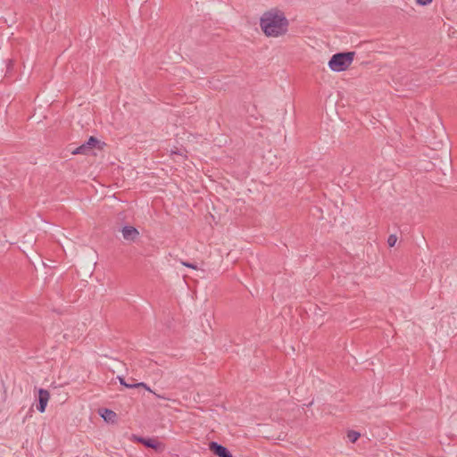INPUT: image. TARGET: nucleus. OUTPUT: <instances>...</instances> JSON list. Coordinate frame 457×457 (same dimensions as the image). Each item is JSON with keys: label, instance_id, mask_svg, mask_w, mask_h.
Returning a JSON list of instances; mask_svg holds the SVG:
<instances>
[{"label": "nucleus", "instance_id": "nucleus-1", "mask_svg": "<svg viewBox=\"0 0 457 457\" xmlns=\"http://www.w3.org/2000/svg\"><path fill=\"white\" fill-rule=\"evenodd\" d=\"M289 21L285 13L272 8L262 15L260 19V27L264 35L269 37H278L285 35L288 30Z\"/></svg>", "mask_w": 457, "mask_h": 457}, {"label": "nucleus", "instance_id": "nucleus-2", "mask_svg": "<svg viewBox=\"0 0 457 457\" xmlns=\"http://www.w3.org/2000/svg\"><path fill=\"white\" fill-rule=\"evenodd\" d=\"M354 52L335 54L328 62V67L333 71H344L352 64Z\"/></svg>", "mask_w": 457, "mask_h": 457}, {"label": "nucleus", "instance_id": "nucleus-3", "mask_svg": "<svg viewBox=\"0 0 457 457\" xmlns=\"http://www.w3.org/2000/svg\"><path fill=\"white\" fill-rule=\"evenodd\" d=\"M209 449L211 452H212L215 455L219 457H233V455L225 446L216 442H211L209 444Z\"/></svg>", "mask_w": 457, "mask_h": 457}, {"label": "nucleus", "instance_id": "nucleus-4", "mask_svg": "<svg viewBox=\"0 0 457 457\" xmlns=\"http://www.w3.org/2000/svg\"><path fill=\"white\" fill-rule=\"evenodd\" d=\"M133 438L135 441L141 443L142 445H144L146 447L154 449L156 451L162 449V444L159 443L156 439L145 438V437H140V436H133Z\"/></svg>", "mask_w": 457, "mask_h": 457}, {"label": "nucleus", "instance_id": "nucleus-5", "mask_svg": "<svg viewBox=\"0 0 457 457\" xmlns=\"http://www.w3.org/2000/svg\"><path fill=\"white\" fill-rule=\"evenodd\" d=\"M50 398V394L46 389H39L38 391V404L37 405V409L38 411L43 413L46 411V407Z\"/></svg>", "mask_w": 457, "mask_h": 457}, {"label": "nucleus", "instance_id": "nucleus-6", "mask_svg": "<svg viewBox=\"0 0 457 457\" xmlns=\"http://www.w3.org/2000/svg\"><path fill=\"white\" fill-rule=\"evenodd\" d=\"M121 233L123 238L128 241H135L139 235L138 230L132 226L123 227V228L121 229Z\"/></svg>", "mask_w": 457, "mask_h": 457}, {"label": "nucleus", "instance_id": "nucleus-7", "mask_svg": "<svg viewBox=\"0 0 457 457\" xmlns=\"http://www.w3.org/2000/svg\"><path fill=\"white\" fill-rule=\"evenodd\" d=\"M89 151V146H87L85 143L80 146L77 147L74 151H72L73 154H87Z\"/></svg>", "mask_w": 457, "mask_h": 457}, {"label": "nucleus", "instance_id": "nucleus-8", "mask_svg": "<svg viewBox=\"0 0 457 457\" xmlns=\"http://www.w3.org/2000/svg\"><path fill=\"white\" fill-rule=\"evenodd\" d=\"M133 386H134V388H135V387H144V388H145L146 390H148V391L152 392V393H153L156 397H158V398L167 399L166 397H164V396H162V395H158V394H156V393L153 392V391L150 389V387H149L145 383H144V382H140V383L133 384Z\"/></svg>", "mask_w": 457, "mask_h": 457}, {"label": "nucleus", "instance_id": "nucleus-9", "mask_svg": "<svg viewBox=\"0 0 457 457\" xmlns=\"http://www.w3.org/2000/svg\"><path fill=\"white\" fill-rule=\"evenodd\" d=\"M360 436V433L354 430H350L347 433V438L352 443H355L359 439Z\"/></svg>", "mask_w": 457, "mask_h": 457}, {"label": "nucleus", "instance_id": "nucleus-10", "mask_svg": "<svg viewBox=\"0 0 457 457\" xmlns=\"http://www.w3.org/2000/svg\"><path fill=\"white\" fill-rule=\"evenodd\" d=\"M98 143H99V141L96 137H90L85 144L87 146H89V150H90V149H92V147L96 146V145Z\"/></svg>", "mask_w": 457, "mask_h": 457}, {"label": "nucleus", "instance_id": "nucleus-11", "mask_svg": "<svg viewBox=\"0 0 457 457\" xmlns=\"http://www.w3.org/2000/svg\"><path fill=\"white\" fill-rule=\"evenodd\" d=\"M104 412H105V414L102 415L104 420H111L112 418L116 416L114 411L108 410V409H105Z\"/></svg>", "mask_w": 457, "mask_h": 457}, {"label": "nucleus", "instance_id": "nucleus-12", "mask_svg": "<svg viewBox=\"0 0 457 457\" xmlns=\"http://www.w3.org/2000/svg\"><path fill=\"white\" fill-rule=\"evenodd\" d=\"M397 241V237L395 235H390L387 238V244L389 246L393 247Z\"/></svg>", "mask_w": 457, "mask_h": 457}, {"label": "nucleus", "instance_id": "nucleus-13", "mask_svg": "<svg viewBox=\"0 0 457 457\" xmlns=\"http://www.w3.org/2000/svg\"><path fill=\"white\" fill-rule=\"evenodd\" d=\"M119 380H120V383L124 386L125 387H128V388H134V386L133 384H128L123 378L121 377H118Z\"/></svg>", "mask_w": 457, "mask_h": 457}, {"label": "nucleus", "instance_id": "nucleus-14", "mask_svg": "<svg viewBox=\"0 0 457 457\" xmlns=\"http://www.w3.org/2000/svg\"><path fill=\"white\" fill-rule=\"evenodd\" d=\"M182 264L186 267H188V268H191V269H197L196 265H195L194 263H190V262H182Z\"/></svg>", "mask_w": 457, "mask_h": 457}, {"label": "nucleus", "instance_id": "nucleus-15", "mask_svg": "<svg viewBox=\"0 0 457 457\" xmlns=\"http://www.w3.org/2000/svg\"><path fill=\"white\" fill-rule=\"evenodd\" d=\"M417 3L420 5H426V4H429L430 2H417Z\"/></svg>", "mask_w": 457, "mask_h": 457}]
</instances>
